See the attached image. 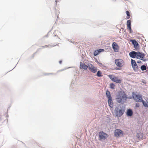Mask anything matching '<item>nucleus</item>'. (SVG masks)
<instances>
[{"mask_svg":"<svg viewBox=\"0 0 148 148\" xmlns=\"http://www.w3.org/2000/svg\"><path fill=\"white\" fill-rule=\"evenodd\" d=\"M127 97L124 92H120L117 96V101L119 103H124L126 100Z\"/></svg>","mask_w":148,"mask_h":148,"instance_id":"nucleus-1","label":"nucleus"},{"mask_svg":"<svg viewBox=\"0 0 148 148\" xmlns=\"http://www.w3.org/2000/svg\"><path fill=\"white\" fill-rule=\"evenodd\" d=\"M115 63L118 68H116V70H120L125 65V62L122 59H116L115 60Z\"/></svg>","mask_w":148,"mask_h":148,"instance_id":"nucleus-2","label":"nucleus"},{"mask_svg":"<svg viewBox=\"0 0 148 148\" xmlns=\"http://www.w3.org/2000/svg\"><path fill=\"white\" fill-rule=\"evenodd\" d=\"M124 110L120 107H118L115 108V113L117 117L121 116L124 113Z\"/></svg>","mask_w":148,"mask_h":148,"instance_id":"nucleus-3","label":"nucleus"},{"mask_svg":"<svg viewBox=\"0 0 148 148\" xmlns=\"http://www.w3.org/2000/svg\"><path fill=\"white\" fill-rule=\"evenodd\" d=\"M108 77L112 81L117 83H121V79H119L118 77L115 76L114 75H108Z\"/></svg>","mask_w":148,"mask_h":148,"instance_id":"nucleus-4","label":"nucleus"},{"mask_svg":"<svg viewBox=\"0 0 148 148\" xmlns=\"http://www.w3.org/2000/svg\"><path fill=\"white\" fill-rule=\"evenodd\" d=\"M132 97L134 100L137 102H141L142 101V98L141 95L133 93Z\"/></svg>","mask_w":148,"mask_h":148,"instance_id":"nucleus-5","label":"nucleus"},{"mask_svg":"<svg viewBox=\"0 0 148 148\" xmlns=\"http://www.w3.org/2000/svg\"><path fill=\"white\" fill-rule=\"evenodd\" d=\"M145 55L144 53H142L139 52H137L136 58L138 59L141 60L145 61V60L144 59Z\"/></svg>","mask_w":148,"mask_h":148,"instance_id":"nucleus-6","label":"nucleus"},{"mask_svg":"<svg viewBox=\"0 0 148 148\" xmlns=\"http://www.w3.org/2000/svg\"><path fill=\"white\" fill-rule=\"evenodd\" d=\"M99 136L100 139L101 140H104L108 137V135L103 132L99 133Z\"/></svg>","mask_w":148,"mask_h":148,"instance_id":"nucleus-7","label":"nucleus"},{"mask_svg":"<svg viewBox=\"0 0 148 148\" xmlns=\"http://www.w3.org/2000/svg\"><path fill=\"white\" fill-rule=\"evenodd\" d=\"M123 135V132L120 130L116 129L115 130L114 135L116 137H118Z\"/></svg>","mask_w":148,"mask_h":148,"instance_id":"nucleus-8","label":"nucleus"},{"mask_svg":"<svg viewBox=\"0 0 148 148\" xmlns=\"http://www.w3.org/2000/svg\"><path fill=\"white\" fill-rule=\"evenodd\" d=\"M131 64L132 67L134 70H137L138 69V66L136 64L135 61L132 59L131 60Z\"/></svg>","mask_w":148,"mask_h":148,"instance_id":"nucleus-9","label":"nucleus"},{"mask_svg":"<svg viewBox=\"0 0 148 148\" xmlns=\"http://www.w3.org/2000/svg\"><path fill=\"white\" fill-rule=\"evenodd\" d=\"M89 69L93 73H95L97 71V69L96 67H95L91 64H88Z\"/></svg>","mask_w":148,"mask_h":148,"instance_id":"nucleus-10","label":"nucleus"},{"mask_svg":"<svg viewBox=\"0 0 148 148\" xmlns=\"http://www.w3.org/2000/svg\"><path fill=\"white\" fill-rule=\"evenodd\" d=\"M112 48L114 51L116 52H118L119 51V47L116 43L113 42L112 44Z\"/></svg>","mask_w":148,"mask_h":148,"instance_id":"nucleus-11","label":"nucleus"},{"mask_svg":"<svg viewBox=\"0 0 148 148\" xmlns=\"http://www.w3.org/2000/svg\"><path fill=\"white\" fill-rule=\"evenodd\" d=\"M137 52L133 51L130 53L129 55L130 57L133 58H134L136 57Z\"/></svg>","mask_w":148,"mask_h":148,"instance_id":"nucleus-12","label":"nucleus"},{"mask_svg":"<svg viewBox=\"0 0 148 148\" xmlns=\"http://www.w3.org/2000/svg\"><path fill=\"white\" fill-rule=\"evenodd\" d=\"M127 29L130 31V33H131V21L130 20H128L127 22Z\"/></svg>","mask_w":148,"mask_h":148,"instance_id":"nucleus-13","label":"nucleus"},{"mask_svg":"<svg viewBox=\"0 0 148 148\" xmlns=\"http://www.w3.org/2000/svg\"><path fill=\"white\" fill-rule=\"evenodd\" d=\"M130 41L132 42V43L134 45V48L136 49H137L138 45L137 42L134 40H131Z\"/></svg>","mask_w":148,"mask_h":148,"instance_id":"nucleus-14","label":"nucleus"},{"mask_svg":"<svg viewBox=\"0 0 148 148\" xmlns=\"http://www.w3.org/2000/svg\"><path fill=\"white\" fill-rule=\"evenodd\" d=\"M88 67V66H87V65H86L84 63H82V62H80V68L83 69L84 70H86Z\"/></svg>","mask_w":148,"mask_h":148,"instance_id":"nucleus-15","label":"nucleus"},{"mask_svg":"<svg viewBox=\"0 0 148 148\" xmlns=\"http://www.w3.org/2000/svg\"><path fill=\"white\" fill-rule=\"evenodd\" d=\"M106 95L108 98V99H112V97L110 95V93L109 91H107L106 92Z\"/></svg>","mask_w":148,"mask_h":148,"instance_id":"nucleus-16","label":"nucleus"},{"mask_svg":"<svg viewBox=\"0 0 148 148\" xmlns=\"http://www.w3.org/2000/svg\"><path fill=\"white\" fill-rule=\"evenodd\" d=\"M127 114L128 116H132L133 114V112L132 110L131 109L128 110L127 112Z\"/></svg>","mask_w":148,"mask_h":148,"instance_id":"nucleus-17","label":"nucleus"},{"mask_svg":"<svg viewBox=\"0 0 148 148\" xmlns=\"http://www.w3.org/2000/svg\"><path fill=\"white\" fill-rule=\"evenodd\" d=\"M108 100V103L109 106L110 107H112L113 106V104L112 101V99H110Z\"/></svg>","mask_w":148,"mask_h":148,"instance_id":"nucleus-18","label":"nucleus"},{"mask_svg":"<svg viewBox=\"0 0 148 148\" xmlns=\"http://www.w3.org/2000/svg\"><path fill=\"white\" fill-rule=\"evenodd\" d=\"M141 102H142L144 106L145 107H148V102L145 101L143 100Z\"/></svg>","mask_w":148,"mask_h":148,"instance_id":"nucleus-19","label":"nucleus"},{"mask_svg":"<svg viewBox=\"0 0 148 148\" xmlns=\"http://www.w3.org/2000/svg\"><path fill=\"white\" fill-rule=\"evenodd\" d=\"M102 73L100 71H98L97 74V76L99 77L102 76Z\"/></svg>","mask_w":148,"mask_h":148,"instance_id":"nucleus-20","label":"nucleus"},{"mask_svg":"<svg viewBox=\"0 0 148 148\" xmlns=\"http://www.w3.org/2000/svg\"><path fill=\"white\" fill-rule=\"evenodd\" d=\"M126 13L127 15V19H129L130 17V13L129 11H126Z\"/></svg>","mask_w":148,"mask_h":148,"instance_id":"nucleus-21","label":"nucleus"},{"mask_svg":"<svg viewBox=\"0 0 148 148\" xmlns=\"http://www.w3.org/2000/svg\"><path fill=\"white\" fill-rule=\"evenodd\" d=\"M141 69L142 71L145 70L146 69V67L145 65H142L141 67Z\"/></svg>","mask_w":148,"mask_h":148,"instance_id":"nucleus-22","label":"nucleus"},{"mask_svg":"<svg viewBox=\"0 0 148 148\" xmlns=\"http://www.w3.org/2000/svg\"><path fill=\"white\" fill-rule=\"evenodd\" d=\"M110 87L111 88L113 89L115 87V85L113 83H111L110 84Z\"/></svg>","mask_w":148,"mask_h":148,"instance_id":"nucleus-23","label":"nucleus"},{"mask_svg":"<svg viewBox=\"0 0 148 148\" xmlns=\"http://www.w3.org/2000/svg\"><path fill=\"white\" fill-rule=\"evenodd\" d=\"M99 53V51L97 50L95 51L94 52V55L95 56H96L98 55Z\"/></svg>","mask_w":148,"mask_h":148,"instance_id":"nucleus-24","label":"nucleus"},{"mask_svg":"<svg viewBox=\"0 0 148 148\" xmlns=\"http://www.w3.org/2000/svg\"><path fill=\"white\" fill-rule=\"evenodd\" d=\"M98 51H99V53H100V52H102L104 51V50L102 49H99V50H97Z\"/></svg>","mask_w":148,"mask_h":148,"instance_id":"nucleus-25","label":"nucleus"},{"mask_svg":"<svg viewBox=\"0 0 148 148\" xmlns=\"http://www.w3.org/2000/svg\"><path fill=\"white\" fill-rule=\"evenodd\" d=\"M136 106L137 107H139V105L138 103H136Z\"/></svg>","mask_w":148,"mask_h":148,"instance_id":"nucleus-26","label":"nucleus"},{"mask_svg":"<svg viewBox=\"0 0 148 148\" xmlns=\"http://www.w3.org/2000/svg\"><path fill=\"white\" fill-rule=\"evenodd\" d=\"M48 47V46L47 45H45V46H43L42 47Z\"/></svg>","mask_w":148,"mask_h":148,"instance_id":"nucleus-27","label":"nucleus"},{"mask_svg":"<svg viewBox=\"0 0 148 148\" xmlns=\"http://www.w3.org/2000/svg\"><path fill=\"white\" fill-rule=\"evenodd\" d=\"M141 61H138V62H137V63H140L141 62Z\"/></svg>","mask_w":148,"mask_h":148,"instance_id":"nucleus-28","label":"nucleus"},{"mask_svg":"<svg viewBox=\"0 0 148 148\" xmlns=\"http://www.w3.org/2000/svg\"><path fill=\"white\" fill-rule=\"evenodd\" d=\"M59 63H60V64L61 63H62V61H59Z\"/></svg>","mask_w":148,"mask_h":148,"instance_id":"nucleus-29","label":"nucleus"}]
</instances>
